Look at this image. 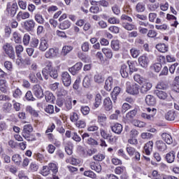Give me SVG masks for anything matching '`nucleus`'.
I'll return each instance as SVG.
<instances>
[{
	"label": "nucleus",
	"instance_id": "32",
	"mask_svg": "<svg viewBox=\"0 0 179 179\" xmlns=\"http://www.w3.org/2000/svg\"><path fill=\"white\" fill-rule=\"evenodd\" d=\"M129 69H128V66H127L125 64L122 65L120 69V73L122 78H128V75H129Z\"/></svg>",
	"mask_w": 179,
	"mask_h": 179
},
{
	"label": "nucleus",
	"instance_id": "4",
	"mask_svg": "<svg viewBox=\"0 0 179 179\" xmlns=\"http://www.w3.org/2000/svg\"><path fill=\"white\" fill-rule=\"evenodd\" d=\"M126 92L129 94H139V85L135 84L131 85V83H126Z\"/></svg>",
	"mask_w": 179,
	"mask_h": 179
},
{
	"label": "nucleus",
	"instance_id": "50",
	"mask_svg": "<svg viewBox=\"0 0 179 179\" xmlns=\"http://www.w3.org/2000/svg\"><path fill=\"white\" fill-rule=\"evenodd\" d=\"M66 163H70V164H73V166H78V164H80V160L74 157H70L66 160Z\"/></svg>",
	"mask_w": 179,
	"mask_h": 179
},
{
	"label": "nucleus",
	"instance_id": "26",
	"mask_svg": "<svg viewBox=\"0 0 179 179\" xmlns=\"http://www.w3.org/2000/svg\"><path fill=\"white\" fill-rule=\"evenodd\" d=\"M34 20L38 24H44L45 22V20L43 17V15L40 14V13H36L34 14Z\"/></svg>",
	"mask_w": 179,
	"mask_h": 179
},
{
	"label": "nucleus",
	"instance_id": "19",
	"mask_svg": "<svg viewBox=\"0 0 179 179\" xmlns=\"http://www.w3.org/2000/svg\"><path fill=\"white\" fill-rule=\"evenodd\" d=\"M152 150H153V141H148L144 146V152L149 156L152 153Z\"/></svg>",
	"mask_w": 179,
	"mask_h": 179
},
{
	"label": "nucleus",
	"instance_id": "7",
	"mask_svg": "<svg viewBox=\"0 0 179 179\" xmlns=\"http://www.w3.org/2000/svg\"><path fill=\"white\" fill-rule=\"evenodd\" d=\"M59 55V49L51 48L45 52V57L48 59H53Z\"/></svg>",
	"mask_w": 179,
	"mask_h": 179
},
{
	"label": "nucleus",
	"instance_id": "44",
	"mask_svg": "<svg viewBox=\"0 0 179 179\" xmlns=\"http://www.w3.org/2000/svg\"><path fill=\"white\" fill-rule=\"evenodd\" d=\"M145 9H146V7L145 4L142 2H139L136 6V10L138 13H142L143 12H145Z\"/></svg>",
	"mask_w": 179,
	"mask_h": 179
},
{
	"label": "nucleus",
	"instance_id": "13",
	"mask_svg": "<svg viewBox=\"0 0 179 179\" xmlns=\"http://www.w3.org/2000/svg\"><path fill=\"white\" fill-rule=\"evenodd\" d=\"M34 27H36V22L33 20H29L24 22V29L27 31H33Z\"/></svg>",
	"mask_w": 179,
	"mask_h": 179
},
{
	"label": "nucleus",
	"instance_id": "39",
	"mask_svg": "<svg viewBox=\"0 0 179 179\" xmlns=\"http://www.w3.org/2000/svg\"><path fill=\"white\" fill-rule=\"evenodd\" d=\"M94 80L95 83H104V76L101 73H96L94 76Z\"/></svg>",
	"mask_w": 179,
	"mask_h": 179
},
{
	"label": "nucleus",
	"instance_id": "35",
	"mask_svg": "<svg viewBox=\"0 0 179 179\" xmlns=\"http://www.w3.org/2000/svg\"><path fill=\"white\" fill-rule=\"evenodd\" d=\"M8 83L6 80H0V90L2 93H7L8 92Z\"/></svg>",
	"mask_w": 179,
	"mask_h": 179
},
{
	"label": "nucleus",
	"instance_id": "18",
	"mask_svg": "<svg viewBox=\"0 0 179 179\" xmlns=\"http://www.w3.org/2000/svg\"><path fill=\"white\" fill-rule=\"evenodd\" d=\"M155 146L157 149L159 150V152H164L167 149V145L163 141L158 140L155 143Z\"/></svg>",
	"mask_w": 179,
	"mask_h": 179
},
{
	"label": "nucleus",
	"instance_id": "1",
	"mask_svg": "<svg viewBox=\"0 0 179 179\" xmlns=\"http://www.w3.org/2000/svg\"><path fill=\"white\" fill-rule=\"evenodd\" d=\"M31 132H33V126L31 124H25L23 127L22 135L28 142L36 141V136L31 134Z\"/></svg>",
	"mask_w": 179,
	"mask_h": 179
},
{
	"label": "nucleus",
	"instance_id": "15",
	"mask_svg": "<svg viewBox=\"0 0 179 179\" xmlns=\"http://www.w3.org/2000/svg\"><path fill=\"white\" fill-rule=\"evenodd\" d=\"M30 17V13L27 11H20L16 16L17 22H22V20H26Z\"/></svg>",
	"mask_w": 179,
	"mask_h": 179
},
{
	"label": "nucleus",
	"instance_id": "54",
	"mask_svg": "<svg viewBox=\"0 0 179 179\" xmlns=\"http://www.w3.org/2000/svg\"><path fill=\"white\" fill-rule=\"evenodd\" d=\"M134 79L135 82H137V83H139V85H142V83H145V82L146 81V80H145V78H143L139 74H136L134 76Z\"/></svg>",
	"mask_w": 179,
	"mask_h": 179
},
{
	"label": "nucleus",
	"instance_id": "48",
	"mask_svg": "<svg viewBox=\"0 0 179 179\" xmlns=\"http://www.w3.org/2000/svg\"><path fill=\"white\" fill-rule=\"evenodd\" d=\"M92 83V77H90L89 76H86L83 81V85L84 87H89Z\"/></svg>",
	"mask_w": 179,
	"mask_h": 179
},
{
	"label": "nucleus",
	"instance_id": "16",
	"mask_svg": "<svg viewBox=\"0 0 179 179\" xmlns=\"http://www.w3.org/2000/svg\"><path fill=\"white\" fill-rule=\"evenodd\" d=\"M83 64L82 62H78L74 66L69 69V71L73 75H76L78 71L82 69Z\"/></svg>",
	"mask_w": 179,
	"mask_h": 179
},
{
	"label": "nucleus",
	"instance_id": "43",
	"mask_svg": "<svg viewBox=\"0 0 179 179\" xmlns=\"http://www.w3.org/2000/svg\"><path fill=\"white\" fill-rule=\"evenodd\" d=\"M48 167H49L50 171H52L53 173V174H56L58 173V164H57L50 162L48 164Z\"/></svg>",
	"mask_w": 179,
	"mask_h": 179
},
{
	"label": "nucleus",
	"instance_id": "52",
	"mask_svg": "<svg viewBox=\"0 0 179 179\" xmlns=\"http://www.w3.org/2000/svg\"><path fill=\"white\" fill-rule=\"evenodd\" d=\"M139 26H143V27H148L150 29H155V25L150 24L148 21H138Z\"/></svg>",
	"mask_w": 179,
	"mask_h": 179
},
{
	"label": "nucleus",
	"instance_id": "29",
	"mask_svg": "<svg viewBox=\"0 0 179 179\" xmlns=\"http://www.w3.org/2000/svg\"><path fill=\"white\" fill-rule=\"evenodd\" d=\"M162 138L167 145H171L173 143V137L167 133H163L162 134Z\"/></svg>",
	"mask_w": 179,
	"mask_h": 179
},
{
	"label": "nucleus",
	"instance_id": "21",
	"mask_svg": "<svg viewBox=\"0 0 179 179\" xmlns=\"http://www.w3.org/2000/svg\"><path fill=\"white\" fill-rule=\"evenodd\" d=\"M111 130L114 132V134L120 135L122 132V125L120 123H116L111 127Z\"/></svg>",
	"mask_w": 179,
	"mask_h": 179
},
{
	"label": "nucleus",
	"instance_id": "62",
	"mask_svg": "<svg viewBox=\"0 0 179 179\" xmlns=\"http://www.w3.org/2000/svg\"><path fill=\"white\" fill-rule=\"evenodd\" d=\"M107 121V116L106 115H99L97 116L98 124H103Z\"/></svg>",
	"mask_w": 179,
	"mask_h": 179
},
{
	"label": "nucleus",
	"instance_id": "34",
	"mask_svg": "<svg viewBox=\"0 0 179 179\" xmlns=\"http://www.w3.org/2000/svg\"><path fill=\"white\" fill-rule=\"evenodd\" d=\"M156 48L159 52H167L169 51V45L164 43H159L156 45Z\"/></svg>",
	"mask_w": 179,
	"mask_h": 179
},
{
	"label": "nucleus",
	"instance_id": "23",
	"mask_svg": "<svg viewBox=\"0 0 179 179\" xmlns=\"http://www.w3.org/2000/svg\"><path fill=\"white\" fill-rule=\"evenodd\" d=\"M127 64L129 65V75H131V73H134V72H138V69L136 68V62L128 61Z\"/></svg>",
	"mask_w": 179,
	"mask_h": 179
},
{
	"label": "nucleus",
	"instance_id": "36",
	"mask_svg": "<svg viewBox=\"0 0 179 179\" xmlns=\"http://www.w3.org/2000/svg\"><path fill=\"white\" fill-rule=\"evenodd\" d=\"M102 52L108 59H111L113 58V50H111V49L108 48H102Z\"/></svg>",
	"mask_w": 179,
	"mask_h": 179
},
{
	"label": "nucleus",
	"instance_id": "45",
	"mask_svg": "<svg viewBox=\"0 0 179 179\" xmlns=\"http://www.w3.org/2000/svg\"><path fill=\"white\" fill-rule=\"evenodd\" d=\"M41 174L44 177H47V176H50L51 174V171L50 170V167L48 166H43L42 170L41 171Z\"/></svg>",
	"mask_w": 179,
	"mask_h": 179
},
{
	"label": "nucleus",
	"instance_id": "10",
	"mask_svg": "<svg viewBox=\"0 0 179 179\" xmlns=\"http://www.w3.org/2000/svg\"><path fill=\"white\" fill-rule=\"evenodd\" d=\"M62 80L63 82V85L68 87L71 86L72 83V79L71 78V75H69V72H64L62 73Z\"/></svg>",
	"mask_w": 179,
	"mask_h": 179
},
{
	"label": "nucleus",
	"instance_id": "11",
	"mask_svg": "<svg viewBox=\"0 0 179 179\" xmlns=\"http://www.w3.org/2000/svg\"><path fill=\"white\" fill-rule=\"evenodd\" d=\"M138 64L142 66V68H148L149 65V57H148L146 55H143L140 56L138 59Z\"/></svg>",
	"mask_w": 179,
	"mask_h": 179
},
{
	"label": "nucleus",
	"instance_id": "9",
	"mask_svg": "<svg viewBox=\"0 0 179 179\" xmlns=\"http://www.w3.org/2000/svg\"><path fill=\"white\" fill-rule=\"evenodd\" d=\"M32 92L37 99H43V97H44L43 87H41V86L38 84H36L32 87Z\"/></svg>",
	"mask_w": 179,
	"mask_h": 179
},
{
	"label": "nucleus",
	"instance_id": "59",
	"mask_svg": "<svg viewBox=\"0 0 179 179\" xmlns=\"http://www.w3.org/2000/svg\"><path fill=\"white\" fill-rule=\"evenodd\" d=\"M126 150H127L128 155H129L130 156H134L135 155V153H136V150L135 148H134V147H131L129 145H127V146L126 148Z\"/></svg>",
	"mask_w": 179,
	"mask_h": 179
},
{
	"label": "nucleus",
	"instance_id": "5",
	"mask_svg": "<svg viewBox=\"0 0 179 179\" xmlns=\"http://www.w3.org/2000/svg\"><path fill=\"white\" fill-rule=\"evenodd\" d=\"M19 7H17V3H8L6 6V12L8 13V15L11 17H14L17 12Z\"/></svg>",
	"mask_w": 179,
	"mask_h": 179
},
{
	"label": "nucleus",
	"instance_id": "55",
	"mask_svg": "<svg viewBox=\"0 0 179 179\" xmlns=\"http://www.w3.org/2000/svg\"><path fill=\"white\" fill-rule=\"evenodd\" d=\"M156 89H159L160 90H167V89H169V85L164 82H159L157 83Z\"/></svg>",
	"mask_w": 179,
	"mask_h": 179
},
{
	"label": "nucleus",
	"instance_id": "57",
	"mask_svg": "<svg viewBox=\"0 0 179 179\" xmlns=\"http://www.w3.org/2000/svg\"><path fill=\"white\" fill-rule=\"evenodd\" d=\"M84 176L85 177H89L90 178H92V179H94V178H97V175H96V173H94V172H93L92 171H85L84 172Z\"/></svg>",
	"mask_w": 179,
	"mask_h": 179
},
{
	"label": "nucleus",
	"instance_id": "61",
	"mask_svg": "<svg viewBox=\"0 0 179 179\" xmlns=\"http://www.w3.org/2000/svg\"><path fill=\"white\" fill-rule=\"evenodd\" d=\"M13 162H15L16 164H20L22 162V157L20 155L15 154L12 157Z\"/></svg>",
	"mask_w": 179,
	"mask_h": 179
},
{
	"label": "nucleus",
	"instance_id": "37",
	"mask_svg": "<svg viewBox=\"0 0 179 179\" xmlns=\"http://www.w3.org/2000/svg\"><path fill=\"white\" fill-rule=\"evenodd\" d=\"M101 99L102 96L100 94H96V96H95V101L94 103V108H99V107H100V106L101 105Z\"/></svg>",
	"mask_w": 179,
	"mask_h": 179
},
{
	"label": "nucleus",
	"instance_id": "41",
	"mask_svg": "<svg viewBox=\"0 0 179 179\" xmlns=\"http://www.w3.org/2000/svg\"><path fill=\"white\" fill-rule=\"evenodd\" d=\"M45 99L48 103H52V101H54L55 97L54 96L52 92L47 91L45 94Z\"/></svg>",
	"mask_w": 179,
	"mask_h": 179
},
{
	"label": "nucleus",
	"instance_id": "64",
	"mask_svg": "<svg viewBox=\"0 0 179 179\" xmlns=\"http://www.w3.org/2000/svg\"><path fill=\"white\" fill-rule=\"evenodd\" d=\"M49 76H50V78H52V79H57L58 78V71L57 70V69H53L49 73Z\"/></svg>",
	"mask_w": 179,
	"mask_h": 179
},
{
	"label": "nucleus",
	"instance_id": "31",
	"mask_svg": "<svg viewBox=\"0 0 179 179\" xmlns=\"http://www.w3.org/2000/svg\"><path fill=\"white\" fill-rule=\"evenodd\" d=\"M120 93H121V89L119 87H115L111 93V98L113 101L117 100V97H118Z\"/></svg>",
	"mask_w": 179,
	"mask_h": 179
},
{
	"label": "nucleus",
	"instance_id": "22",
	"mask_svg": "<svg viewBox=\"0 0 179 179\" xmlns=\"http://www.w3.org/2000/svg\"><path fill=\"white\" fill-rule=\"evenodd\" d=\"M91 170H94L96 173H101V165L99 163L92 162L90 164Z\"/></svg>",
	"mask_w": 179,
	"mask_h": 179
},
{
	"label": "nucleus",
	"instance_id": "30",
	"mask_svg": "<svg viewBox=\"0 0 179 179\" xmlns=\"http://www.w3.org/2000/svg\"><path fill=\"white\" fill-rule=\"evenodd\" d=\"M176 117H177V114L173 110H169L165 115V118L168 121H174L176 120Z\"/></svg>",
	"mask_w": 179,
	"mask_h": 179
},
{
	"label": "nucleus",
	"instance_id": "60",
	"mask_svg": "<svg viewBox=\"0 0 179 179\" xmlns=\"http://www.w3.org/2000/svg\"><path fill=\"white\" fill-rule=\"evenodd\" d=\"M40 44V41L37 38H33L31 41L30 45L32 48H37Z\"/></svg>",
	"mask_w": 179,
	"mask_h": 179
},
{
	"label": "nucleus",
	"instance_id": "25",
	"mask_svg": "<svg viewBox=\"0 0 179 179\" xmlns=\"http://www.w3.org/2000/svg\"><path fill=\"white\" fill-rule=\"evenodd\" d=\"M71 26H72L71 21L66 20L59 24V28L61 29V30H66L69 29Z\"/></svg>",
	"mask_w": 179,
	"mask_h": 179
},
{
	"label": "nucleus",
	"instance_id": "40",
	"mask_svg": "<svg viewBox=\"0 0 179 179\" xmlns=\"http://www.w3.org/2000/svg\"><path fill=\"white\" fill-rule=\"evenodd\" d=\"M155 93L161 100H166L169 96L167 93L160 90H155Z\"/></svg>",
	"mask_w": 179,
	"mask_h": 179
},
{
	"label": "nucleus",
	"instance_id": "58",
	"mask_svg": "<svg viewBox=\"0 0 179 179\" xmlns=\"http://www.w3.org/2000/svg\"><path fill=\"white\" fill-rule=\"evenodd\" d=\"M162 64L160 63H155L152 66H151V69L155 71V72L159 73L160 71H162Z\"/></svg>",
	"mask_w": 179,
	"mask_h": 179
},
{
	"label": "nucleus",
	"instance_id": "2",
	"mask_svg": "<svg viewBox=\"0 0 179 179\" xmlns=\"http://www.w3.org/2000/svg\"><path fill=\"white\" fill-rule=\"evenodd\" d=\"M3 50L5 54L10 58V59H15L16 58V55L15 53V49L13 46L10 45V43H6L3 45Z\"/></svg>",
	"mask_w": 179,
	"mask_h": 179
},
{
	"label": "nucleus",
	"instance_id": "8",
	"mask_svg": "<svg viewBox=\"0 0 179 179\" xmlns=\"http://www.w3.org/2000/svg\"><path fill=\"white\" fill-rule=\"evenodd\" d=\"M50 47V44L48 43V39L45 37H42L40 38L39 41V45H38V50L41 52H45L47 50H48V48Z\"/></svg>",
	"mask_w": 179,
	"mask_h": 179
},
{
	"label": "nucleus",
	"instance_id": "28",
	"mask_svg": "<svg viewBox=\"0 0 179 179\" xmlns=\"http://www.w3.org/2000/svg\"><path fill=\"white\" fill-rule=\"evenodd\" d=\"M160 4L159 3H151L147 5V9L150 12H156Z\"/></svg>",
	"mask_w": 179,
	"mask_h": 179
},
{
	"label": "nucleus",
	"instance_id": "38",
	"mask_svg": "<svg viewBox=\"0 0 179 179\" xmlns=\"http://www.w3.org/2000/svg\"><path fill=\"white\" fill-rule=\"evenodd\" d=\"M83 157H87L89 156H93L95 153H97V149L96 148H91L88 150H83Z\"/></svg>",
	"mask_w": 179,
	"mask_h": 179
},
{
	"label": "nucleus",
	"instance_id": "49",
	"mask_svg": "<svg viewBox=\"0 0 179 179\" xmlns=\"http://www.w3.org/2000/svg\"><path fill=\"white\" fill-rule=\"evenodd\" d=\"M13 38L16 44L22 43V36H20V34L17 32H13Z\"/></svg>",
	"mask_w": 179,
	"mask_h": 179
},
{
	"label": "nucleus",
	"instance_id": "12",
	"mask_svg": "<svg viewBox=\"0 0 179 179\" xmlns=\"http://www.w3.org/2000/svg\"><path fill=\"white\" fill-rule=\"evenodd\" d=\"M115 80L113 77L109 76L105 80L104 89L107 90V92H111V89H113V85L115 83Z\"/></svg>",
	"mask_w": 179,
	"mask_h": 179
},
{
	"label": "nucleus",
	"instance_id": "17",
	"mask_svg": "<svg viewBox=\"0 0 179 179\" xmlns=\"http://www.w3.org/2000/svg\"><path fill=\"white\" fill-rule=\"evenodd\" d=\"M150 89H152V83L148 81H145L141 87V93L145 94V93H148Z\"/></svg>",
	"mask_w": 179,
	"mask_h": 179
},
{
	"label": "nucleus",
	"instance_id": "14",
	"mask_svg": "<svg viewBox=\"0 0 179 179\" xmlns=\"http://www.w3.org/2000/svg\"><path fill=\"white\" fill-rule=\"evenodd\" d=\"M103 107L105 111H111L113 110V101L110 97H106L103 99Z\"/></svg>",
	"mask_w": 179,
	"mask_h": 179
},
{
	"label": "nucleus",
	"instance_id": "27",
	"mask_svg": "<svg viewBox=\"0 0 179 179\" xmlns=\"http://www.w3.org/2000/svg\"><path fill=\"white\" fill-rule=\"evenodd\" d=\"M136 114H138V108H136L129 111L126 114V118H127V120H134V118H135V117H136Z\"/></svg>",
	"mask_w": 179,
	"mask_h": 179
},
{
	"label": "nucleus",
	"instance_id": "46",
	"mask_svg": "<svg viewBox=\"0 0 179 179\" xmlns=\"http://www.w3.org/2000/svg\"><path fill=\"white\" fill-rule=\"evenodd\" d=\"M121 24L122 27H124L125 30L131 31L135 29V25L129 24V22H122Z\"/></svg>",
	"mask_w": 179,
	"mask_h": 179
},
{
	"label": "nucleus",
	"instance_id": "3",
	"mask_svg": "<svg viewBox=\"0 0 179 179\" xmlns=\"http://www.w3.org/2000/svg\"><path fill=\"white\" fill-rule=\"evenodd\" d=\"M145 111L150 114L148 115L145 113H143L141 114V117L142 118H144V120H148V121H152V120H153V117H155V115H156V113H157V110L152 107L146 108Z\"/></svg>",
	"mask_w": 179,
	"mask_h": 179
},
{
	"label": "nucleus",
	"instance_id": "6",
	"mask_svg": "<svg viewBox=\"0 0 179 179\" xmlns=\"http://www.w3.org/2000/svg\"><path fill=\"white\" fill-rule=\"evenodd\" d=\"M55 68L52 66V63L50 61L46 62L45 66L42 70V75L45 79V80H48L49 78V73Z\"/></svg>",
	"mask_w": 179,
	"mask_h": 179
},
{
	"label": "nucleus",
	"instance_id": "20",
	"mask_svg": "<svg viewBox=\"0 0 179 179\" xmlns=\"http://www.w3.org/2000/svg\"><path fill=\"white\" fill-rule=\"evenodd\" d=\"M167 163H174L176 160V152L174 151H171L166 155L165 157Z\"/></svg>",
	"mask_w": 179,
	"mask_h": 179
},
{
	"label": "nucleus",
	"instance_id": "53",
	"mask_svg": "<svg viewBox=\"0 0 179 179\" xmlns=\"http://www.w3.org/2000/svg\"><path fill=\"white\" fill-rule=\"evenodd\" d=\"M26 110L31 115H33L34 117H38V112L34 110L31 106H27Z\"/></svg>",
	"mask_w": 179,
	"mask_h": 179
},
{
	"label": "nucleus",
	"instance_id": "33",
	"mask_svg": "<svg viewBox=\"0 0 179 179\" xmlns=\"http://www.w3.org/2000/svg\"><path fill=\"white\" fill-rule=\"evenodd\" d=\"M145 103L148 106H155V104H156V99L152 95H147L145 97Z\"/></svg>",
	"mask_w": 179,
	"mask_h": 179
},
{
	"label": "nucleus",
	"instance_id": "42",
	"mask_svg": "<svg viewBox=\"0 0 179 179\" xmlns=\"http://www.w3.org/2000/svg\"><path fill=\"white\" fill-rule=\"evenodd\" d=\"M1 110L3 113H10V110H12V103L6 102L3 104Z\"/></svg>",
	"mask_w": 179,
	"mask_h": 179
},
{
	"label": "nucleus",
	"instance_id": "63",
	"mask_svg": "<svg viewBox=\"0 0 179 179\" xmlns=\"http://www.w3.org/2000/svg\"><path fill=\"white\" fill-rule=\"evenodd\" d=\"M66 94H68V92L66 90H65V89H64V88H60L57 91V96L59 97H65V96H66Z\"/></svg>",
	"mask_w": 179,
	"mask_h": 179
},
{
	"label": "nucleus",
	"instance_id": "47",
	"mask_svg": "<svg viewBox=\"0 0 179 179\" xmlns=\"http://www.w3.org/2000/svg\"><path fill=\"white\" fill-rule=\"evenodd\" d=\"M130 54L133 58H136L141 55V50L136 48H132L130 50Z\"/></svg>",
	"mask_w": 179,
	"mask_h": 179
},
{
	"label": "nucleus",
	"instance_id": "56",
	"mask_svg": "<svg viewBox=\"0 0 179 179\" xmlns=\"http://www.w3.org/2000/svg\"><path fill=\"white\" fill-rule=\"evenodd\" d=\"M115 174H125L127 173V169L125 166H117L115 169Z\"/></svg>",
	"mask_w": 179,
	"mask_h": 179
},
{
	"label": "nucleus",
	"instance_id": "51",
	"mask_svg": "<svg viewBox=\"0 0 179 179\" xmlns=\"http://www.w3.org/2000/svg\"><path fill=\"white\" fill-rule=\"evenodd\" d=\"M111 48L113 50V51H118V50H120V41L118 40L112 41Z\"/></svg>",
	"mask_w": 179,
	"mask_h": 179
},
{
	"label": "nucleus",
	"instance_id": "24",
	"mask_svg": "<svg viewBox=\"0 0 179 179\" xmlns=\"http://www.w3.org/2000/svg\"><path fill=\"white\" fill-rule=\"evenodd\" d=\"M72 50H73V46L64 45V46H63V48L62 49L61 55L62 57H66V55H68V54H69V52H71V51H72Z\"/></svg>",
	"mask_w": 179,
	"mask_h": 179
}]
</instances>
